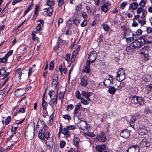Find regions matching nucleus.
<instances>
[{"label": "nucleus", "mask_w": 152, "mask_h": 152, "mask_svg": "<svg viewBox=\"0 0 152 152\" xmlns=\"http://www.w3.org/2000/svg\"><path fill=\"white\" fill-rule=\"evenodd\" d=\"M82 15L84 18V20H86V19L88 18V15L85 12H82Z\"/></svg>", "instance_id": "obj_63"}, {"label": "nucleus", "mask_w": 152, "mask_h": 152, "mask_svg": "<svg viewBox=\"0 0 152 152\" xmlns=\"http://www.w3.org/2000/svg\"><path fill=\"white\" fill-rule=\"evenodd\" d=\"M79 126L81 129L85 130L87 129V123L83 120H81L79 122Z\"/></svg>", "instance_id": "obj_17"}, {"label": "nucleus", "mask_w": 152, "mask_h": 152, "mask_svg": "<svg viewBox=\"0 0 152 152\" xmlns=\"http://www.w3.org/2000/svg\"><path fill=\"white\" fill-rule=\"evenodd\" d=\"M38 121L37 124V127L39 128L38 133V137L42 140H44L45 144L47 147L49 148H52L53 145V140L52 137H50V129L45 124L43 121Z\"/></svg>", "instance_id": "obj_1"}, {"label": "nucleus", "mask_w": 152, "mask_h": 152, "mask_svg": "<svg viewBox=\"0 0 152 152\" xmlns=\"http://www.w3.org/2000/svg\"><path fill=\"white\" fill-rule=\"evenodd\" d=\"M54 67V61H51L49 64V69L51 70L53 69Z\"/></svg>", "instance_id": "obj_49"}, {"label": "nucleus", "mask_w": 152, "mask_h": 152, "mask_svg": "<svg viewBox=\"0 0 152 152\" xmlns=\"http://www.w3.org/2000/svg\"><path fill=\"white\" fill-rule=\"evenodd\" d=\"M58 75L56 74L54 75L53 76L52 83L53 84L55 85L56 86H57L58 83Z\"/></svg>", "instance_id": "obj_24"}, {"label": "nucleus", "mask_w": 152, "mask_h": 152, "mask_svg": "<svg viewBox=\"0 0 152 152\" xmlns=\"http://www.w3.org/2000/svg\"><path fill=\"white\" fill-rule=\"evenodd\" d=\"M38 22H39L36 27L37 30L40 31L43 29V27L44 26V21L42 20H38Z\"/></svg>", "instance_id": "obj_16"}, {"label": "nucleus", "mask_w": 152, "mask_h": 152, "mask_svg": "<svg viewBox=\"0 0 152 152\" xmlns=\"http://www.w3.org/2000/svg\"><path fill=\"white\" fill-rule=\"evenodd\" d=\"M97 56V54L95 51L91 52L88 54V60H87V61H89L90 63H93L95 61Z\"/></svg>", "instance_id": "obj_6"}, {"label": "nucleus", "mask_w": 152, "mask_h": 152, "mask_svg": "<svg viewBox=\"0 0 152 152\" xmlns=\"http://www.w3.org/2000/svg\"><path fill=\"white\" fill-rule=\"evenodd\" d=\"M138 6V3L137 2H134L131 3L129 5V10L131 9L133 10H135L137 8Z\"/></svg>", "instance_id": "obj_26"}, {"label": "nucleus", "mask_w": 152, "mask_h": 152, "mask_svg": "<svg viewBox=\"0 0 152 152\" xmlns=\"http://www.w3.org/2000/svg\"><path fill=\"white\" fill-rule=\"evenodd\" d=\"M90 63L89 61H86V64L84 65V67L82 69L83 72L86 73H89L91 71L90 69Z\"/></svg>", "instance_id": "obj_11"}, {"label": "nucleus", "mask_w": 152, "mask_h": 152, "mask_svg": "<svg viewBox=\"0 0 152 152\" xmlns=\"http://www.w3.org/2000/svg\"><path fill=\"white\" fill-rule=\"evenodd\" d=\"M55 4L54 1L53 0H50L47 1V4L48 5L51 7L53 6Z\"/></svg>", "instance_id": "obj_42"}, {"label": "nucleus", "mask_w": 152, "mask_h": 152, "mask_svg": "<svg viewBox=\"0 0 152 152\" xmlns=\"http://www.w3.org/2000/svg\"><path fill=\"white\" fill-rule=\"evenodd\" d=\"M66 144L64 140H62L60 142V146L61 148H63L65 146Z\"/></svg>", "instance_id": "obj_52"}, {"label": "nucleus", "mask_w": 152, "mask_h": 152, "mask_svg": "<svg viewBox=\"0 0 152 152\" xmlns=\"http://www.w3.org/2000/svg\"><path fill=\"white\" fill-rule=\"evenodd\" d=\"M53 12V10L52 8L49 7L47 9L46 11V14L49 16H51Z\"/></svg>", "instance_id": "obj_35"}, {"label": "nucleus", "mask_w": 152, "mask_h": 152, "mask_svg": "<svg viewBox=\"0 0 152 152\" xmlns=\"http://www.w3.org/2000/svg\"><path fill=\"white\" fill-rule=\"evenodd\" d=\"M57 99H53L50 100L49 102V104L53 108L54 105L56 106L57 104Z\"/></svg>", "instance_id": "obj_28"}, {"label": "nucleus", "mask_w": 152, "mask_h": 152, "mask_svg": "<svg viewBox=\"0 0 152 152\" xmlns=\"http://www.w3.org/2000/svg\"><path fill=\"white\" fill-rule=\"evenodd\" d=\"M11 118L10 116H8L6 119V121L5 122V124L6 125H7L10 121Z\"/></svg>", "instance_id": "obj_53"}, {"label": "nucleus", "mask_w": 152, "mask_h": 152, "mask_svg": "<svg viewBox=\"0 0 152 152\" xmlns=\"http://www.w3.org/2000/svg\"><path fill=\"white\" fill-rule=\"evenodd\" d=\"M80 23V20L77 19H75L73 20V23L75 25H77Z\"/></svg>", "instance_id": "obj_64"}, {"label": "nucleus", "mask_w": 152, "mask_h": 152, "mask_svg": "<svg viewBox=\"0 0 152 152\" xmlns=\"http://www.w3.org/2000/svg\"><path fill=\"white\" fill-rule=\"evenodd\" d=\"M66 129L69 131L71 130H73L76 129V127L74 125H71L66 126Z\"/></svg>", "instance_id": "obj_43"}, {"label": "nucleus", "mask_w": 152, "mask_h": 152, "mask_svg": "<svg viewBox=\"0 0 152 152\" xmlns=\"http://www.w3.org/2000/svg\"><path fill=\"white\" fill-rule=\"evenodd\" d=\"M17 127H13L11 129V132H12L13 134H15L16 133Z\"/></svg>", "instance_id": "obj_60"}, {"label": "nucleus", "mask_w": 152, "mask_h": 152, "mask_svg": "<svg viewBox=\"0 0 152 152\" xmlns=\"http://www.w3.org/2000/svg\"><path fill=\"white\" fill-rule=\"evenodd\" d=\"M75 137L74 140V144L77 148H78V144L80 141V138L77 137Z\"/></svg>", "instance_id": "obj_32"}, {"label": "nucleus", "mask_w": 152, "mask_h": 152, "mask_svg": "<svg viewBox=\"0 0 152 152\" xmlns=\"http://www.w3.org/2000/svg\"><path fill=\"white\" fill-rule=\"evenodd\" d=\"M89 81L87 76L84 75L80 79V85L83 87H86Z\"/></svg>", "instance_id": "obj_8"}, {"label": "nucleus", "mask_w": 152, "mask_h": 152, "mask_svg": "<svg viewBox=\"0 0 152 152\" xmlns=\"http://www.w3.org/2000/svg\"><path fill=\"white\" fill-rule=\"evenodd\" d=\"M138 132L139 134L143 135L147 134L148 132V131L145 128H140L138 130Z\"/></svg>", "instance_id": "obj_25"}, {"label": "nucleus", "mask_w": 152, "mask_h": 152, "mask_svg": "<svg viewBox=\"0 0 152 152\" xmlns=\"http://www.w3.org/2000/svg\"><path fill=\"white\" fill-rule=\"evenodd\" d=\"M120 134L121 137L125 138H127L130 136L129 132L127 129L121 131Z\"/></svg>", "instance_id": "obj_14"}, {"label": "nucleus", "mask_w": 152, "mask_h": 152, "mask_svg": "<svg viewBox=\"0 0 152 152\" xmlns=\"http://www.w3.org/2000/svg\"><path fill=\"white\" fill-rule=\"evenodd\" d=\"M74 113L75 116L77 117L79 120L83 119V116L81 114L80 110L74 111Z\"/></svg>", "instance_id": "obj_23"}, {"label": "nucleus", "mask_w": 152, "mask_h": 152, "mask_svg": "<svg viewBox=\"0 0 152 152\" xmlns=\"http://www.w3.org/2000/svg\"><path fill=\"white\" fill-rule=\"evenodd\" d=\"M83 96L85 97L89 102L91 101L89 97L92 95V93L86 91H83L81 94Z\"/></svg>", "instance_id": "obj_15"}, {"label": "nucleus", "mask_w": 152, "mask_h": 152, "mask_svg": "<svg viewBox=\"0 0 152 152\" xmlns=\"http://www.w3.org/2000/svg\"><path fill=\"white\" fill-rule=\"evenodd\" d=\"M13 53V50H10L3 57L0 58V63H4L6 62L8 58L12 55Z\"/></svg>", "instance_id": "obj_10"}, {"label": "nucleus", "mask_w": 152, "mask_h": 152, "mask_svg": "<svg viewBox=\"0 0 152 152\" xmlns=\"http://www.w3.org/2000/svg\"><path fill=\"white\" fill-rule=\"evenodd\" d=\"M64 92L63 91L60 92L59 94L58 99L61 100V101H63L64 98Z\"/></svg>", "instance_id": "obj_34"}, {"label": "nucleus", "mask_w": 152, "mask_h": 152, "mask_svg": "<svg viewBox=\"0 0 152 152\" xmlns=\"http://www.w3.org/2000/svg\"><path fill=\"white\" fill-rule=\"evenodd\" d=\"M82 4H78L76 7V10L79 12L82 9Z\"/></svg>", "instance_id": "obj_55"}, {"label": "nucleus", "mask_w": 152, "mask_h": 152, "mask_svg": "<svg viewBox=\"0 0 152 152\" xmlns=\"http://www.w3.org/2000/svg\"><path fill=\"white\" fill-rule=\"evenodd\" d=\"M116 89L113 86L110 87L109 88L108 91L109 93L111 94H114L116 91Z\"/></svg>", "instance_id": "obj_31"}, {"label": "nucleus", "mask_w": 152, "mask_h": 152, "mask_svg": "<svg viewBox=\"0 0 152 152\" xmlns=\"http://www.w3.org/2000/svg\"><path fill=\"white\" fill-rule=\"evenodd\" d=\"M151 138L149 137H145L140 143V146L141 148L148 147L150 145Z\"/></svg>", "instance_id": "obj_5"}, {"label": "nucleus", "mask_w": 152, "mask_h": 152, "mask_svg": "<svg viewBox=\"0 0 152 152\" xmlns=\"http://www.w3.org/2000/svg\"><path fill=\"white\" fill-rule=\"evenodd\" d=\"M140 148L137 145H132L128 149L127 152H139Z\"/></svg>", "instance_id": "obj_12"}, {"label": "nucleus", "mask_w": 152, "mask_h": 152, "mask_svg": "<svg viewBox=\"0 0 152 152\" xmlns=\"http://www.w3.org/2000/svg\"><path fill=\"white\" fill-rule=\"evenodd\" d=\"M131 101L135 104L142 106L144 104V99L141 96H134L132 97Z\"/></svg>", "instance_id": "obj_3"}, {"label": "nucleus", "mask_w": 152, "mask_h": 152, "mask_svg": "<svg viewBox=\"0 0 152 152\" xmlns=\"http://www.w3.org/2000/svg\"><path fill=\"white\" fill-rule=\"evenodd\" d=\"M124 86V83L121 82H118L115 85V86L117 87V89L119 90H121Z\"/></svg>", "instance_id": "obj_29"}, {"label": "nucleus", "mask_w": 152, "mask_h": 152, "mask_svg": "<svg viewBox=\"0 0 152 152\" xmlns=\"http://www.w3.org/2000/svg\"><path fill=\"white\" fill-rule=\"evenodd\" d=\"M134 40L133 37H130L127 38L126 39V40L128 42H130L133 41Z\"/></svg>", "instance_id": "obj_59"}, {"label": "nucleus", "mask_w": 152, "mask_h": 152, "mask_svg": "<svg viewBox=\"0 0 152 152\" xmlns=\"http://www.w3.org/2000/svg\"><path fill=\"white\" fill-rule=\"evenodd\" d=\"M86 134L89 137H94L95 135V134L92 132H87L86 133Z\"/></svg>", "instance_id": "obj_58"}, {"label": "nucleus", "mask_w": 152, "mask_h": 152, "mask_svg": "<svg viewBox=\"0 0 152 152\" xmlns=\"http://www.w3.org/2000/svg\"><path fill=\"white\" fill-rule=\"evenodd\" d=\"M87 24V21L86 20H84L83 22L81 23L80 26L82 27H84L86 26Z\"/></svg>", "instance_id": "obj_56"}, {"label": "nucleus", "mask_w": 152, "mask_h": 152, "mask_svg": "<svg viewBox=\"0 0 152 152\" xmlns=\"http://www.w3.org/2000/svg\"><path fill=\"white\" fill-rule=\"evenodd\" d=\"M74 105L72 104H70L67 105L66 109L68 111H70L74 108Z\"/></svg>", "instance_id": "obj_47"}, {"label": "nucleus", "mask_w": 152, "mask_h": 152, "mask_svg": "<svg viewBox=\"0 0 152 152\" xmlns=\"http://www.w3.org/2000/svg\"><path fill=\"white\" fill-rule=\"evenodd\" d=\"M61 132L66 136V138L69 137L71 135V132L66 129V127L63 128V130L61 131Z\"/></svg>", "instance_id": "obj_22"}, {"label": "nucleus", "mask_w": 152, "mask_h": 152, "mask_svg": "<svg viewBox=\"0 0 152 152\" xmlns=\"http://www.w3.org/2000/svg\"><path fill=\"white\" fill-rule=\"evenodd\" d=\"M48 115V113L46 110H44L43 111V116L44 118H46Z\"/></svg>", "instance_id": "obj_61"}, {"label": "nucleus", "mask_w": 152, "mask_h": 152, "mask_svg": "<svg viewBox=\"0 0 152 152\" xmlns=\"http://www.w3.org/2000/svg\"><path fill=\"white\" fill-rule=\"evenodd\" d=\"M127 4V3L126 1L123 2L120 5V8L122 9H124L125 8V6Z\"/></svg>", "instance_id": "obj_50"}, {"label": "nucleus", "mask_w": 152, "mask_h": 152, "mask_svg": "<svg viewBox=\"0 0 152 152\" xmlns=\"http://www.w3.org/2000/svg\"><path fill=\"white\" fill-rule=\"evenodd\" d=\"M137 119L135 115L132 116L130 120L129 124L130 126L132 128H134L135 126L134 122Z\"/></svg>", "instance_id": "obj_20"}, {"label": "nucleus", "mask_w": 152, "mask_h": 152, "mask_svg": "<svg viewBox=\"0 0 152 152\" xmlns=\"http://www.w3.org/2000/svg\"><path fill=\"white\" fill-rule=\"evenodd\" d=\"M136 11L137 13L140 14L141 13H142L144 12L145 11L142 7H140L137 9Z\"/></svg>", "instance_id": "obj_41"}, {"label": "nucleus", "mask_w": 152, "mask_h": 152, "mask_svg": "<svg viewBox=\"0 0 152 152\" xmlns=\"http://www.w3.org/2000/svg\"><path fill=\"white\" fill-rule=\"evenodd\" d=\"M59 69L62 75L63 73H64V74H66V68L65 67H63L62 64L60 65L59 66Z\"/></svg>", "instance_id": "obj_27"}, {"label": "nucleus", "mask_w": 152, "mask_h": 152, "mask_svg": "<svg viewBox=\"0 0 152 152\" xmlns=\"http://www.w3.org/2000/svg\"><path fill=\"white\" fill-rule=\"evenodd\" d=\"M113 80L112 77H110L108 79H105L104 80L103 83L104 85L107 87L110 86V84L112 83Z\"/></svg>", "instance_id": "obj_19"}, {"label": "nucleus", "mask_w": 152, "mask_h": 152, "mask_svg": "<svg viewBox=\"0 0 152 152\" xmlns=\"http://www.w3.org/2000/svg\"><path fill=\"white\" fill-rule=\"evenodd\" d=\"M91 5L90 4H87L86 5V9L87 12L88 14H90L92 11L91 8Z\"/></svg>", "instance_id": "obj_36"}, {"label": "nucleus", "mask_w": 152, "mask_h": 152, "mask_svg": "<svg viewBox=\"0 0 152 152\" xmlns=\"http://www.w3.org/2000/svg\"><path fill=\"white\" fill-rule=\"evenodd\" d=\"M75 95L78 99H80L82 98L79 91H77L75 92Z\"/></svg>", "instance_id": "obj_48"}, {"label": "nucleus", "mask_w": 152, "mask_h": 152, "mask_svg": "<svg viewBox=\"0 0 152 152\" xmlns=\"http://www.w3.org/2000/svg\"><path fill=\"white\" fill-rule=\"evenodd\" d=\"M10 139H11V140L13 142H16L18 140V137L16 136L15 135V134H12L11 136L10 137Z\"/></svg>", "instance_id": "obj_33"}, {"label": "nucleus", "mask_w": 152, "mask_h": 152, "mask_svg": "<svg viewBox=\"0 0 152 152\" xmlns=\"http://www.w3.org/2000/svg\"><path fill=\"white\" fill-rule=\"evenodd\" d=\"M35 128L33 126H28L25 132L26 138L28 140L32 139L34 136Z\"/></svg>", "instance_id": "obj_2"}, {"label": "nucleus", "mask_w": 152, "mask_h": 152, "mask_svg": "<svg viewBox=\"0 0 152 152\" xmlns=\"http://www.w3.org/2000/svg\"><path fill=\"white\" fill-rule=\"evenodd\" d=\"M22 74V72L21 71H20L18 73V75L17 77V78L18 79V80H20L21 79Z\"/></svg>", "instance_id": "obj_62"}, {"label": "nucleus", "mask_w": 152, "mask_h": 152, "mask_svg": "<svg viewBox=\"0 0 152 152\" xmlns=\"http://www.w3.org/2000/svg\"><path fill=\"white\" fill-rule=\"evenodd\" d=\"M81 104L80 103H78L75 107V108L74 111L80 110V106Z\"/></svg>", "instance_id": "obj_44"}, {"label": "nucleus", "mask_w": 152, "mask_h": 152, "mask_svg": "<svg viewBox=\"0 0 152 152\" xmlns=\"http://www.w3.org/2000/svg\"><path fill=\"white\" fill-rule=\"evenodd\" d=\"M134 49L133 46H131V43L129 46H127L126 48V50L127 52L132 51Z\"/></svg>", "instance_id": "obj_37"}, {"label": "nucleus", "mask_w": 152, "mask_h": 152, "mask_svg": "<svg viewBox=\"0 0 152 152\" xmlns=\"http://www.w3.org/2000/svg\"><path fill=\"white\" fill-rule=\"evenodd\" d=\"M81 99L80 102L84 105L88 104L89 103V101L87 100L83 99V97L80 99Z\"/></svg>", "instance_id": "obj_40"}, {"label": "nucleus", "mask_w": 152, "mask_h": 152, "mask_svg": "<svg viewBox=\"0 0 152 152\" xmlns=\"http://www.w3.org/2000/svg\"><path fill=\"white\" fill-rule=\"evenodd\" d=\"M143 44V43L142 41H139L137 40H135L134 42L131 43V45H132L134 49L140 48Z\"/></svg>", "instance_id": "obj_9"}, {"label": "nucleus", "mask_w": 152, "mask_h": 152, "mask_svg": "<svg viewBox=\"0 0 152 152\" xmlns=\"http://www.w3.org/2000/svg\"><path fill=\"white\" fill-rule=\"evenodd\" d=\"M106 137L104 135V133H101L99 135H97L94 138V141L95 142L99 141L100 142H104L106 140Z\"/></svg>", "instance_id": "obj_7"}, {"label": "nucleus", "mask_w": 152, "mask_h": 152, "mask_svg": "<svg viewBox=\"0 0 152 152\" xmlns=\"http://www.w3.org/2000/svg\"><path fill=\"white\" fill-rule=\"evenodd\" d=\"M125 78L124 71L123 69L121 68L119 69L117 72L116 79L118 81L121 82Z\"/></svg>", "instance_id": "obj_4"}, {"label": "nucleus", "mask_w": 152, "mask_h": 152, "mask_svg": "<svg viewBox=\"0 0 152 152\" xmlns=\"http://www.w3.org/2000/svg\"><path fill=\"white\" fill-rule=\"evenodd\" d=\"M147 0H141L139 3V5L142 7H144L147 3Z\"/></svg>", "instance_id": "obj_39"}, {"label": "nucleus", "mask_w": 152, "mask_h": 152, "mask_svg": "<svg viewBox=\"0 0 152 152\" xmlns=\"http://www.w3.org/2000/svg\"><path fill=\"white\" fill-rule=\"evenodd\" d=\"M48 95L51 99H57L58 91L55 92L52 90H50L48 93Z\"/></svg>", "instance_id": "obj_13"}, {"label": "nucleus", "mask_w": 152, "mask_h": 152, "mask_svg": "<svg viewBox=\"0 0 152 152\" xmlns=\"http://www.w3.org/2000/svg\"><path fill=\"white\" fill-rule=\"evenodd\" d=\"M57 1L58 3V6L60 7L63 6L64 3V0H57Z\"/></svg>", "instance_id": "obj_51"}, {"label": "nucleus", "mask_w": 152, "mask_h": 152, "mask_svg": "<svg viewBox=\"0 0 152 152\" xmlns=\"http://www.w3.org/2000/svg\"><path fill=\"white\" fill-rule=\"evenodd\" d=\"M47 103L45 101L44 99L43 98L42 100V105L43 107V109L45 110L47 108Z\"/></svg>", "instance_id": "obj_38"}, {"label": "nucleus", "mask_w": 152, "mask_h": 152, "mask_svg": "<svg viewBox=\"0 0 152 152\" xmlns=\"http://www.w3.org/2000/svg\"><path fill=\"white\" fill-rule=\"evenodd\" d=\"M63 118L67 120L68 121H70L71 119L70 116L69 114H66L63 115Z\"/></svg>", "instance_id": "obj_45"}, {"label": "nucleus", "mask_w": 152, "mask_h": 152, "mask_svg": "<svg viewBox=\"0 0 152 152\" xmlns=\"http://www.w3.org/2000/svg\"><path fill=\"white\" fill-rule=\"evenodd\" d=\"M150 48L148 46H145L142 49V53L144 55H149V52L150 50Z\"/></svg>", "instance_id": "obj_18"}, {"label": "nucleus", "mask_w": 152, "mask_h": 152, "mask_svg": "<svg viewBox=\"0 0 152 152\" xmlns=\"http://www.w3.org/2000/svg\"><path fill=\"white\" fill-rule=\"evenodd\" d=\"M53 114H52L49 117V124L51 125L53 122Z\"/></svg>", "instance_id": "obj_46"}, {"label": "nucleus", "mask_w": 152, "mask_h": 152, "mask_svg": "<svg viewBox=\"0 0 152 152\" xmlns=\"http://www.w3.org/2000/svg\"><path fill=\"white\" fill-rule=\"evenodd\" d=\"M96 150L99 152H102L106 149L105 145L104 144L101 145H98L96 146Z\"/></svg>", "instance_id": "obj_21"}, {"label": "nucleus", "mask_w": 152, "mask_h": 152, "mask_svg": "<svg viewBox=\"0 0 152 152\" xmlns=\"http://www.w3.org/2000/svg\"><path fill=\"white\" fill-rule=\"evenodd\" d=\"M6 73V70L4 68H2L0 70V75L2 76L4 75Z\"/></svg>", "instance_id": "obj_57"}, {"label": "nucleus", "mask_w": 152, "mask_h": 152, "mask_svg": "<svg viewBox=\"0 0 152 152\" xmlns=\"http://www.w3.org/2000/svg\"><path fill=\"white\" fill-rule=\"evenodd\" d=\"M101 10L104 13L107 12L108 10V8L106 4H103L101 6Z\"/></svg>", "instance_id": "obj_30"}, {"label": "nucleus", "mask_w": 152, "mask_h": 152, "mask_svg": "<svg viewBox=\"0 0 152 152\" xmlns=\"http://www.w3.org/2000/svg\"><path fill=\"white\" fill-rule=\"evenodd\" d=\"M103 28L104 29L105 31H107L110 29L109 26L107 24H104L103 25Z\"/></svg>", "instance_id": "obj_54"}]
</instances>
